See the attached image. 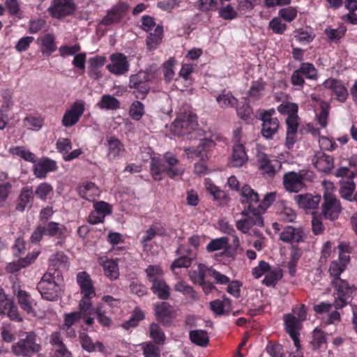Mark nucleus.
<instances>
[{"label": "nucleus", "mask_w": 357, "mask_h": 357, "mask_svg": "<svg viewBox=\"0 0 357 357\" xmlns=\"http://www.w3.org/2000/svg\"><path fill=\"white\" fill-rule=\"evenodd\" d=\"M346 266L337 261H333L329 267L330 275L334 278L332 283L336 292L335 293V306L336 309H341L351 301L353 294L356 289L340 278Z\"/></svg>", "instance_id": "f257e3e1"}, {"label": "nucleus", "mask_w": 357, "mask_h": 357, "mask_svg": "<svg viewBox=\"0 0 357 357\" xmlns=\"http://www.w3.org/2000/svg\"><path fill=\"white\" fill-rule=\"evenodd\" d=\"M324 192L323 194V203L321 204V215L327 220L334 221L337 220L342 212L340 201L333 193V185L331 182L323 183Z\"/></svg>", "instance_id": "f03ea898"}, {"label": "nucleus", "mask_w": 357, "mask_h": 357, "mask_svg": "<svg viewBox=\"0 0 357 357\" xmlns=\"http://www.w3.org/2000/svg\"><path fill=\"white\" fill-rule=\"evenodd\" d=\"M58 280L54 273L50 271H47L43 275L37 285V289L43 298L54 301L61 296L63 286Z\"/></svg>", "instance_id": "7ed1b4c3"}, {"label": "nucleus", "mask_w": 357, "mask_h": 357, "mask_svg": "<svg viewBox=\"0 0 357 357\" xmlns=\"http://www.w3.org/2000/svg\"><path fill=\"white\" fill-rule=\"evenodd\" d=\"M41 345L37 342L34 332H24L20 334L19 340L12 345L11 351L17 356L30 357L38 353Z\"/></svg>", "instance_id": "20e7f679"}, {"label": "nucleus", "mask_w": 357, "mask_h": 357, "mask_svg": "<svg viewBox=\"0 0 357 357\" xmlns=\"http://www.w3.org/2000/svg\"><path fill=\"white\" fill-rule=\"evenodd\" d=\"M197 126V117L190 113L180 114L172 123V132L178 136L190 134Z\"/></svg>", "instance_id": "39448f33"}, {"label": "nucleus", "mask_w": 357, "mask_h": 357, "mask_svg": "<svg viewBox=\"0 0 357 357\" xmlns=\"http://www.w3.org/2000/svg\"><path fill=\"white\" fill-rule=\"evenodd\" d=\"M152 79V75L146 71H139L130 77L129 87L134 89L137 98L143 99L150 90L149 82Z\"/></svg>", "instance_id": "423d86ee"}, {"label": "nucleus", "mask_w": 357, "mask_h": 357, "mask_svg": "<svg viewBox=\"0 0 357 357\" xmlns=\"http://www.w3.org/2000/svg\"><path fill=\"white\" fill-rule=\"evenodd\" d=\"M84 111V101L82 100H76L70 106L69 109L66 110L61 120L62 126L65 128H70L75 126L79 121Z\"/></svg>", "instance_id": "0eeeda50"}, {"label": "nucleus", "mask_w": 357, "mask_h": 357, "mask_svg": "<svg viewBox=\"0 0 357 357\" xmlns=\"http://www.w3.org/2000/svg\"><path fill=\"white\" fill-rule=\"evenodd\" d=\"M273 109L266 110L261 113L260 119L262 121L261 133L266 139H271L279 129L280 123L276 117L273 116Z\"/></svg>", "instance_id": "6e6552de"}, {"label": "nucleus", "mask_w": 357, "mask_h": 357, "mask_svg": "<svg viewBox=\"0 0 357 357\" xmlns=\"http://www.w3.org/2000/svg\"><path fill=\"white\" fill-rule=\"evenodd\" d=\"M75 9L73 0H53L47 11L52 17L61 19L73 14Z\"/></svg>", "instance_id": "1a4fd4ad"}, {"label": "nucleus", "mask_w": 357, "mask_h": 357, "mask_svg": "<svg viewBox=\"0 0 357 357\" xmlns=\"http://www.w3.org/2000/svg\"><path fill=\"white\" fill-rule=\"evenodd\" d=\"M305 174L289 172L283 176V184L290 192H298L305 187Z\"/></svg>", "instance_id": "9d476101"}, {"label": "nucleus", "mask_w": 357, "mask_h": 357, "mask_svg": "<svg viewBox=\"0 0 357 357\" xmlns=\"http://www.w3.org/2000/svg\"><path fill=\"white\" fill-rule=\"evenodd\" d=\"M241 214L245 218L236 221V226L242 233L247 234L253 226L264 227V218L257 213L243 211Z\"/></svg>", "instance_id": "9b49d317"}, {"label": "nucleus", "mask_w": 357, "mask_h": 357, "mask_svg": "<svg viewBox=\"0 0 357 357\" xmlns=\"http://www.w3.org/2000/svg\"><path fill=\"white\" fill-rule=\"evenodd\" d=\"M259 197L257 192L249 185H245L243 186L241 190V202L248 205L243 211L257 213V206L259 204Z\"/></svg>", "instance_id": "f8f14e48"}, {"label": "nucleus", "mask_w": 357, "mask_h": 357, "mask_svg": "<svg viewBox=\"0 0 357 357\" xmlns=\"http://www.w3.org/2000/svg\"><path fill=\"white\" fill-rule=\"evenodd\" d=\"M112 63L107 66V70L116 75H123L129 70V63L127 58L121 53L112 54Z\"/></svg>", "instance_id": "ddd939ff"}, {"label": "nucleus", "mask_w": 357, "mask_h": 357, "mask_svg": "<svg viewBox=\"0 0 357 357\" xmlns=\"http://www.w3.org/2000/svg\"><path fill=\"white\" fill-rule=\"evenodd\" d=\"M56 162L48 158H42L36 160L33 167V172L36 178H45L50 172L56 170Z\"/></svg>", "instance_id": "4468645a"}, {"label": "nucleus", "mask_w": 357, "mask_h": 357, "mask_svg": "<svg viewBox=\"0 0 357 357\" xmlns=\"http://www.w3.org/2000/svg\"><path fill=\"white\" fill-rule=\"evenodd\" d=\"M301 321L296 317L291 314L284 316V322L287 332L292 338L294 346L298 349L300 347V340L298 338V330Z\"/></svg>", "instance_id": "2eb2a0df"}, {"label": "nucleus", "mask_w": 357, "mask_h": 357, "mask_svg": "<svg viewBox=\"0 0 357 357\" xmlns=\"http://www.w3.org/2000/svg\"><path fill=\"white\" fill-rule=\"evenodd\" d=\"M257 160L259 164V169L268 176H273L281 165L278 160H271L268 155L264 153H259L257 155Z\"/></svg>", "instance_id": "dca6fc26"}, {"label": "nucleus", "mask_w": 357, "mask_h": 357, "mask_svg": "<svg viewBox=\"0 0 357 357\" xmlns=\"http://www.w3.org/2000/svg\"><path fill=\"white\" fill-rule=\"evenodd\" d=\"M81 294L84 296H96V292L90 275L86 271L79 272L77 275Z\"/></svg>", "instance_id": "f3484780"}, {"label": "nucleus", "mask_w": 357, "mask_h": 357, "mask_svg": "<svg viewBox=\"0 0 357 357\" xmlns=\"http://www.w3.org/2000/svg\"><path fill=\"white\" fill-rule=\"evenodd\" d=\"M314 167L320 172L328 173L333 168V158L324 153L317 152L312 159Z\"/></svg>", "instance_id": "a211bd4d"}, {"label": "nucleus", "mask_w": 357, "mask_h": 357, "mask_svg": "<svg viewBox=\"0 0 357 357\" xmlns=\"http://www.w3.org/2000/svg\"><path fill=\"white\" fill-rule=\"evenodd\" d=\"M304 234L301 228L286 227L280 234V239L286 243H299L303 241Z\"/></svg>", "instance_id": "6ab92c4d"}, {"label": "nucleus", "mask_w": 357, "mask_h": 357, "mask_svg": "<svg viewBox=\"0 0 357 357\" xmlns=\"http://www.w3.org/2000/svg\"><path fill=\"white\" fill-rule=\"evenodd\" d=\"M17 301L21 308L27 314H33L34 301L31 298V295L26 291L22 290L20 286L17 289L15 290Z\"/></svg>", "instance_id": "aec40b11"}, {"label": "nucleus", "mask_w": 357, "mask_h": 357, "mask_svg": "<svg viewBox=\"0 0 357 357\" xmlns=\"http://www.w3.org/2000/svg\"><path fill=\"white\" fill-rule=\"evenodd\" d=\"M326 88L331 89L337 96L339 101L343 102L348 97V92L343 84L335 79H328L324 83Z\"/></svg>", "instance_id": "412c9836"}, {"label": "nucleus", "mask_w": 357, "mask_h": 357, "mask_svg": "<svg viewBox=\"0 0 357 357\" xmlns=\"http://www.w3.org/2000/svg\"><path fill=\"white\" fill-rule=\"evenodd\" d=\"M298 206L305 210L315 209L319 202L321 197L320 195L313 196L310 194L299 195L295 197Z\"/></svg>", "instance_id": "4be33fe9"}, {"label": "nucleus", "mask_w": 357, "mask_h": 357, "mask_svg": "<svg viewBox=\"0 0 357 357\" xmlns=\"http://www.w3.org/2000/svg\"><path fill=\"white\" fill-rule=\"evenodd\" d=\"M45 232V235L56 238H63L65 236L66 227L58 222L49 221L40 223Z\"/></svg>", "instance_id": "5701e85b"}, {"label": "nucleus", "mask_w": 357, "mask_h": 357, "mask_svg": "<svg viewBox=\"0 0 357 357\" xmlns=\"http://www.w3.org/2000/svg\"><path fill=\"white\" fill-rule=\"evenodd\" d=\"M77 191L83 199L90 202H93L100 193L98 187L91 182H86L80 185L77 188Z\"/></svg>", "instance_id": "b1692460"}, {"label": "nucleus", "mask_w": 357, "mask_h": 357, "mask_svg": "<svg viewBox=\"0 0 357 357\" xmlns=\"http://www.w3.org/2000/svg\"><path fill=\"white\" fill-rule=\"evenodd\" d=\"M68 263V257L61 252H58L54 255H52L50 259V268L48 271L52 270L54 271L53 273H57V277H59V273L57 271L60 269H66L67 267Z\"/></svg>", "instance_id": "393cba45"}, {"label": "nucleus", "mask_w": 357, "mask_h": 357, "mask_svg": "<svg viewBox=\"0 0 357 357\" xmlns=\"http://www.w3.org/2000/svg\"><path fill=\"white\" fill-rule=\"evenodd\" d=\"M79 339L82 347L89 352L102 351L104 349V346L102 342L98 341L93 342L86 333H81L79 335Z\"/></svg>", "instance_id": "a878e982"}, {"label": "nucleus", "mask_w": 357, "mask_h": 357, "mask_svg": "<svg viewBox=\"0 0 357 357\" xmlns=\"http://www.w3.org/2000/svg\"><path fill=\"white\" fill-rule=\"evenodd\" d=\"M231 300L224 296L222 300H215L210 303L211 310L216 315L227 314L231 310Z\"/></svg>", "instance_id": "bb28decb"}, {"label": "nucleus", "mask_w": 357, "mask_h": 357, "mask_svg": "<svg viewBox=\"0 0 357 357\" xmlns=\"http://www.w3.org/2000/svg\"><path fill=\"white\" fill-rule=\"evenodd\" d=\"M151 289L161 300H167L170 296V288L165 281L162 279L152 282Z\"/></svg>", "instance_id": "cd10ccee"}, {"label": "nucleus", "mask_w": 357, "mask_h": 357, "mask_svg": "<svg viewBox=\"0 0 357 357\" xmlns=\"http://www.w3.org/2000/svg\"><path fill=\"white\" fill-rule=\"evenodd\" d=\"M38 255V252H33L28 255L26 257L20 259L17 262L9 263L6 270L8 273H14L21 268H24L29 265Z\"/></svg>", "instance_id": "c85d7f7f"}, {"label": "nucleus", "mask_w": 357, "mask_h": 357, "mask_svg": "<svg viewBox=\"0 0 357 357\" xmlns=\"http://www.w3.org/2000/svg\"><path fill=\"white\" fill-rule=\"evenodd\" d=\"M107 145L108 147L107 155L112 159H115L119 156L121 153L124 151V146L119 139L114 137H107Z\"/></svg>", "instance_id": "c756f323"}, {"label": "nucleus", "mask_w": 357, "mask_h": 357, "mask_svg": "<svg viewBox=\"0 0 357 357\" xmlns=\"http://www.w3.org/2000/svg\"><path fill=\"white\" fill-rule=\"evenodd\" d=\"M154 310L157 318L161 321H165L167 318L172 319L174 317V309L167 302L156 303Z\"/></svg>", "instance_id": "7c9ffc66"}, {"label": "nucleus", "mask_w": 357, "mask_h": 357, "mask_svg": "<svg viewBox=\"0 0 357 357\" xmlns=\"http://www.w3.org/2000/svg\"><path fill=\"white\" fill-rule=\"evenodd\" d=\"M34 198L33 190L28 188H23L18 197L16 209L19 211H24L29 204L31 203Z\"/></svg>", "instance_id": "2f4dec72"}, {"label": "nucleus", "mask_w": 357, "mask_h": 357, "mask_svg": "<svg viewBox=\"0 0 357 357\" xmlns=\"http://www.w3.org/2000/svg\"><path fill=\"white\" fill-rule=\"evenodd\" d=\"M167 166L165 162L160 158H153L151 160V174L155 181L162 179V173L166 172Z\"/></svg>", "instance_id": "473e14b6"}, {"label": "nucleus", "mask_w": 357, "mask_h": 357, "mask_svg": "<svg viewBox=\"0 0 357 357\" xmlns=\"http://www.w3.org/2000/svg\"><path fill=\"white\" fill-rule=\"evenodd\" d=\"M248 156L245 151L244 146L239 144L233 148L231 165L234 167H241L247 161Z\"/></svg>", "instance_id": "72a5a7b5"}, {"label": "nucleus", "mask_w": 357, "mask_h": 357, "mask_svg": "<svg viewBox=\"0 0 357 357\" xmlns=\"http://www.w3.org/2000/svg\"><path fill=\"white\" fill-rule=\"evenodd\" d=\"M216 101L222 108L234 107L238 103V99L231 92L226 91H223L216 97Z\"/></svg>", "instance_id": "f704fd0d"}, {"label": "nucleus", "mask_w": 357, "mask_h": 357, "mask_svg": "<svg viewBox=\"0 0 357 357\" xmlns=\"http://www.w3.org/2000/svg\"><path fill=\"white\" fill-rule=\"evenodd\" d=\"M189 337L192 343L202 347H206L209 342L208 333L204 330L191 331Z\"/></svg>", "instance_id": "c9c22d12"}, {"label": "nucleus", "mask_w": 357, "mask_h": 357, "mask_svg": "<svg viewBox=\"0 0 357 357\" xmlns=\"http://www.w3.org/2000/svg\"><path fill=\"white\" fill-rule=\"evenodd\" d=\"M163 36V27L158 24L153 33H150L146 38V45L149 50H154L160 43Z\"/></svg>", "instance_id": "e433bc0d"}, {"label": "nucleus", "mask_w": 357, "mask_h": 357, "mask_svg": "<svg viewBox=\"0 0 357 357\" xmlns=\"http://www.w3.org/2000/svg\"><path fill=\"white\" fill-rule=\"evenodd\" d=\"M207 268L204 264H199L197 270L190 271L189 272L190 280L195 284H202L206 280V276L208 275Z\"/></svg>", "instance_id": "4c0bfd02"}, {"label": "nucleus", "mask_w": 357, "mask_h": 357, "mask_svg": "<svg viewBox=\"0 0 357 357\" xmlns=\"http://www.w3.org/2000/svg\"><path fill=\"white\" fill-rule=\"evenodd\" d=\"M39 40L41 41V52L43 54L50 55L56 50V47L53 35L45 34Z\"/></svg>", "instance_id": "58836bf2"}, {"label": "nucleus", "mask_w": 357, "mask_h": 357, "mask_svg": "<svg viewBox=\"0 0 357 357\" xmlns=\"http://www.w3.org/2000/svg\"><path fill=\"white\" fill-rule=\"evenodd\" d=\"M213 145V141L208 138H204L200 140L197 147H186L184 149V151L188 156L193 155L199 157L202 155V153L205 150L206 147H210Z\"/></svg>", "instance_id": "ea45409f"}, {"label": "nucleus", "mask_w": 357, "mask_h": 357, "mask_svg": "<svg viewBox=\"0 0 357 357\" xmlns=\"http://www.w3.org/2000/svg\"><path fill=\"white\" fill-rule=\"evenodd\" d=\"M105 275L111 280L119 278V273L117 263L114 260H105L102 264Z\"/></svg>", "instance_id": "a19ab883"}, {"label": "nucleus", "mask_w": 357, "mask_h": 357, "mask_svg": "<svg viewBox=\"0 0 357 357\" xmlns=\"http://www.w3.org/2000/svg\"><path fill=\"white\" fill-rule=\"evenodd\" d=\"M98 105L101 109H116L119 108V101L112 96L104 95L102 96L100 101L98 103Z\"/></svg>", "instance_id": "79ce46f5"}, {"label": "nucleus", "mask_w": 357, "mask_h": 357, "mask_svg": "<svg viewBox=\"0 0 357 357\" xmlns=\"http://www.w3.org/2000/svg\"><path fill=\"white\" fill-rule=\"evenodd\" d=\"M12 154L18 155L26 161L36 162V157L34 153L25 149L24 146H15L10 149Z\"/></svg>", "instance_id": "37998d69"}, {"label": "nucleus", "mask_w": 357, "mask_h": 357, "mask_svg": "<svg viewBox=\"0 0 357 357\" xmlns=\"http://www.w3.org/2000/svg\"><path fill=\"white\" fill-rule=\"evenodd\" d=\"M8 178L6 173L0 174V203L3 202L8 197L12 190V185L9 182H5Z\"/></svg>", "instance_id": "c03bdc74"}, {"label": "nucleus", "mask_w": 357, "mask_h": 357, "mask_svg": "<svg viewBox=\"0 0 357 357\" xmlns=\"http://www.w3.org/2000/svg\"><path fill=\"white\" fill-rule=\"evenodd\" d=\"M229 245V239L227 237H221L211 240L206 246V250L208 252L225 249Z\"/></svg>", "instance_id": "a18cd8bd"}, {"label": "nucleus", "mask_w": 357, "mask_h": 357, "mask_svg": "<svg viewBox=\"0 0 357 357\" xmlns=\"http://www.w3.org/2000/svg\"><path fill=\"white\" fill-rule=\"evenodd\" d=\"M275 195H276L275 192L268 193L265 195L264 198L261 202H259V204L257 206V214L259 215V216L262 217V215L265 213L267 208L275 201Z\"/></svg>", "instance_id": "49530a36"}, {"label": "nucleus", "mask_w": 357, "mask_h": 357, "mask_svg": "<svg viewBox=\"0 0 357 357\" xmlns=\"http://www.w3.org/2000/svg\"><path fill=\"white\" fill-rule=\"evenodd\" d=\"M94 296H83L82 299L79 301L78 305L79 310L77 312H79V314L82 317L92 314L93 308L91 299Z\"/></svg>", "instance_id": "de8ad7c7"}, {"label": "nucleus", "mask_w": 357, "mask_h": 357, "mask_svg": "<svg viewBox=\"0 0 357 357\" xmlns=\"http://www.w3.org/2000/svg\"><path fill=\"white\" fill-rule=\"evenodd\" d=\"M264 86L265 83L261 79L253 82L248 91L250 97L255 100L260 99L263 96Z\"/></svg>", "instance_id": "09e8293b"}, {"label": "nucleus", "mask_w": 357, "mask_h": 357, "mask_svg": "<svg viewBox=\"0 0 357 357\" xmlns=\"http://www.w3.org/2000/svg\"><path fill=\"white\" fill-rule=\"evenodd\" d=\"M175 64L176 60L174 58L172 57L165 61L162 65L164 79L168 83L172 80L175 75L174 70Z\"/></svg>", "instance_id": "8fccbe9b"}, {"label": "nucleus", "mask_w": 357, "mask_h": 357, "mask_svg": "<svg viewBox=\"0 0 357 357\" xmlns=\"http://www.w3.org/2000/svg\"><path fill=\"white\" fill-rule=\"evenodd\" d=\"M123 17L122 12L119 8H114L109 11L107 15L102 19L101 23L108 26L113 23L119 22Z\"/></svg>", "instance_id": "3c124183"}, {"label": "nucleus", "mask_w": 357, "mask_h": 357, "mask_svg": "<svg viewBox=\"0 0 357 357\" xmlns=\"http://www.w3.org/2000/svg\"><path fill=\"white\" fill-rule=\"evenodd\" d=\"M150 335L155 344H162L165 342V333L158 324L152 323L151 324Z\"/></svg>", "instance_id": "603ef678"}, {"label": "nucleus", "mask_w": 357, "mask_h": 357, "mask_svg": "<svg viewBox=\"0 0 357 357\" xmlns=\"http://www.w3.org/2000/svg\"><path fill=\"white\" fill-rule=\"evenodd\" d=\"M320 112L317 114L318 123L321 128H326L328 124L330 105L326 102L320 104Z\"/></svg>", "instance_id": "864d4df0"}, {"label": "nucleus", "mask_w": 357, "mask_h": 357, "mask_svg": "<svg viewBox=\"0 0 357 357\" xmlns=\"http://www.w3.org/2000/svg\"><path fill=\"white\" fill-rule=\"evenodd\" d=\"M23 123L29 129L38 130L43 126V120L40 117L29 115L24 119Z\"/></svg>", "instance_id": "5fc2aeb1"}, {"label": "nucleus", "mask_w": 357, "mask_h": 357, "mask_svg": "<svg viewBox=\"0 0 357 357\" xmlns=\"http://www.w3.org/2000/svg\"><path fill=\"white\" fill-rule=\"evenodd\" d=\"M129 114L132 119L140 120L144 114V105L138 100L134 101L130 107Z\"/></svg>", "instance_id": "6e6d98bb"}, {"label": "nucleus", "mask_w": 357, "mask_h": 357, "mask_svg": "<svg viewBox=\"0 0 357 357\" xmlns=\"http://www.w3.org/2000/svg\"><path fill=\"white\" fill-rule=\"evenodd\" d=\"M107 308V305L101 304L95 309L99 323L105 326H109L112 322L111 319L105 314Z\"/></svg>", "instance_id": "4d7b16f0"}, {"label": "nucleus", "mask_w": 357, "mask_h": 357, "mask_svg": "<svg viewBox=\"0 0 357 357\" xmlns=\"http://www.w3.org/2000/svg\"><path fill=\"white\" fill-rule=\"evenodd\" d=\"M143 354L145 357H160V349L152 342H145L142 344Z\"/></svg>", "instance_id": "13d9d810"}, {"label": "nucleus", "mask_w": 357, "mask_h": 357, "mask_svg": "<svg viewBox=\"0 0 357 357\" xmlns=\"http://www.w3.org/2000/svg\"><path fill=\"white\" fill-rule=\"evenodd\" d=\"M281 278L282 273L280 270H272L266 275L263 283L266 286H274Z\"/></svg>", "instance_id": "bf43d9fd"}, {"label": "nucleus", "mask_w": 357, "mask_h": 357, "mask_svg": "<svg viewBox=\"0 0 357 357\" xmlns=\"http://www.w3.org/2000/svg\"><path fill=\"white\" fill-rule=\"evenodd\" d=\"M298 70L306 78L313 79L317 77V70L312 63H303Z\"/></svg>", "instance_id": "052dcab7"}, {"label": "nucleus", "mask_w": 357, "mask_h": 357, "mask_svg": "<svg viewBox=\"0 0 357 357\" xmlns=\"http://www.w3.org/2000/svg\"><path fill=\"white\" fill-rule=\"evenodd\" d=\"M326 342V338L324 333L321 330L315 328L313 331L312 340L311 341V344L313 349H319L321 347V345L325 343Z\"/></svg>", "instance_id": "680f3d73"}, {"label": "nucleus", "mask_w": 357, "mask_h": 357, "mask_svg": "<svg viewBox=\"0 0 357 357\" xmlns=\"http://www.w3.org/2000/svg\"><path fill=\"white\" fill-rule=\"evenodd\" d=\"M207 273L208 275L213 278L218 284H226L230 282L229 278L227 275L220 273L211 267L207 269Z\"/></svg>", "instance_id": "e2e57ef3"}, {"label": "nucleus", "mask_w": 357, "mask_h": 357, "mask_svg": "<svg viewBox=\"0 0 357 357\" xmlns=\"http://www.w3.org/2000/svg\"><path fill=\"white\" fill-rule=\"evenodd\" d=\"M82 317L79 312H73L64 314V323L63 324V329H69L76 321H79Z\"/></svg>", "instance_id": "0e129e2a"}, {"label": "nucleus", "mask_w": 357, "mask_h": 357, "mask_svg": "<svg viewBox=\"0 0 357 357\" xmlns=\"http://www.w3.org/2000/svg\"><path fill=\"white\" fill-rule=\"evenodd\" d=\"M346 32V28L340 27L338 29H326L325 33L328 39L331 41L337 42L344 36Z\"/></svg>", "instance_id": "69168bd1"}, {"label": "nucleus", "mask_w": 357, "mask_h": 357, "mask_svg": "<svg viewBox=\"0 0 357 357\" xmlns=\"http://www.w3.org/2000/svg\"><path fill=\"white\" fill-rule=\"evenodd\" d=\"M53 190L52 186L47 183H40L36 189L35 194L41 200H45L47 195Z\"/></svg>", "instance_id": "338daca9"}, {"label": "nucleus", "mask_w": 357, "mask_h": 357, "mask_svg": "<svg viewBox=\"0 0 357 357\" xmlns=\"http://www.w3.org/2000/svg\"><path fill=\"white\" fill-rule=\"evenodd\" d=\"M269 27L274 33L282 34L287 29V25L282 23L279 17H274L270 21Z\"/></svg>", "instance_id": "774afa93"}]
</instances>
